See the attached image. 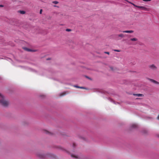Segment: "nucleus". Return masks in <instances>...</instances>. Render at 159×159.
<instances>
[{
  "mask_svg": "<svg viewBox=\"0 0 159 159\" xmlns=\"http://www.w3.org/2000/svg\"><path fill=\"white\" fill-rule=\"evenodd\" d=\"M36 156L40 159H45L48 157H55V156L52 153H45L43 151H38L35 153Z\"/></svg>",
  "mask_w": 159,
  "mask_h": 159,
  "instance_id": "obj_1",
  "label": "nucleus"
},
{
  "mask_svg": "<svg viewBox=\"0 0 159 159\" xmlns=\"http://www.w3.org/2000/svg\"><path fill=\"white\" fill-rule=\"evenodd\" d=\"M0 104L4 107H7L9 104V102L5 98V96L0 93Z\"/></svg>",
  "mask_w": 159,
  "mask_h": 159,
  "instance_id": "obj_2",
  "label": "nucleus"
},
{
  "mask_svg": "<svg viewBox=\"0 0 159 159\" xmlns=\"http://www.w3.org/2000/svg\"><path fill=\"white\" fill-rule=\"evenodd\" d=\"M138 127V126L137 124H132L130 125L129 129L130 130H132L134 129H136Z\"/></svg>",
  "mask_w": 159,
  "mask_h": 159,
  "instance_id": "obj_3",
  "label": "nucleus"
},
{
  "mask_svg": "<svg viewBox=\"0 0 159 159\" xmlns=\"http://www.w3.org/2000/svg\"><path fill=\"white\" fill-rule=\"evenodd\" d=\"M148 67L150 70L153 71H156L157 69V66L154 64L149 65Z\"/></svg>",
  "mask_w": 159,
  "mask_h": 159,
  "instance_id": "obj_4",
  "label": "nucleus"
},
{
  "mask_svg": "<svg viewBox=\"0 0 159 159\" xmlns=\"http://www.w3.org/2000/svg\"><path fill=\"white\" fill-rule=\"evenodd\" d=\"M9 23L13 25H17L18 24V21L15 19H12L10 20Z\"/></svg>",
  "mask_w": 159,
  "mask_h": 159,
  "instance_id": "obj_5",
  "label": "nucleus"
},
{
  "mask_svg": "<svg viewBox=\"0 0 159 159\" xmlns=\"http://www.w3.org/2000/svg\"><path fill=\"white\" fill-rule=\"evenodd\" d=\"M23 48L26 51L28 52H36L37 51V50H32L31 49L27 48L26 47H23Z\"/></svg>",
  "mask_w": 159,
  "mask_h": 159,
  "instance_id": "obj_6",
  "label": "nucleus"
},
{
  "mask_svg": "<svg viewBox=\"0 0 159 159\" xmlns=\"http://www.w3.org/2000/svg\"><path fill=\"white\" fill-rule=\"evenodd\" d=\"M77 136L80 139L84 141H87L88 140L87 138L82 136V135L79 134H78L77 135Z\"/></svg>",
  "mask_w": 159,
  "mask_h": 159,
  "instance_id": "obj_7",
  "label": "nucleus"
},
{
  "mask_svg": "<svg viewBox=\"0 0 159 159\" xmlns=\"http://www.w3.org/2000/svg\"><path fill=\"white\" fill-rule=\"evenodd\" d=\"M56 148L57 149L61 150L62 151H66L67 152H68V151L64 149L63 147H61V146H57L56 147Z\"/></svg>",
  "mask_w": 159,
  "mask_h": 159,
  "instance_id": "obj_8",
  "label": "nucleus"
},
{
  "mask_svg": "<svg viewBox=\"0 0 159 159\" xmlns=\"http://www.w3.org/2000/svg\"><path fill=\"white\" fill-rule=\"evenodd\" d=\"M141 133L144 135H147L148 134V131L146 129H143L141 130Z\"/></svg>",
  "mask_w": 159,
  "mask_h": 159,
  "instance_id": "obj_9",
  "label": "nucleus"
},
{
  "mask_svg": "<svg viewBox=\"0 0 159 159\" xmlns=\"http://www.w3.org/2000/svg\"><path fill=\"white\" fill-rule=\"evenodd\" d=\"M148 80L151 81V82L154 83V84H159V82L153 79L149 78Z\"/></svg>",
  "mask_w": 159,
  "mask_h": 159,
  "instance_id": "obj_10",
  "label": "nucleus"
},
{
  "mask_svg": "<svg viewBox=\"0 0 159 159\" xmlns=\"http://www.w3.org/2000/svg\"><path fill=\"white\" fill-rule=\"evenodd\" d=\"M71 157L76 159H80V157L78 156L72 154L71 155Z\"/></svg>",
  "mask_w": 159,
  "mask_h": 159,
  "instance_id": "obj_11",
  "label": "nucleus"
},
{
  "mask_svg": "<svg viewBox=\"0 0 159 159\" xmlns=\"http://www.w3.org/2000/svg\"><path fill=\"white\" fill-rule=\"evenodd\" d=\"M123 33H131L134 32L133 30H125L122 31Z\"/></svg>",
  "mask_w": 159,
  "mask_h": 159,
  "instance_id": "obj_12",
  "label": "nucleus"
},
{
  "mask_svg": "<svg viewBox=\"0 0 159 159\" xmlns=\"http://www.w3.org/2000/svg\"><path fill=\"white\" fill-rule=\"evenodd\" d=\"M133 5L134 6H135V7H137L139 9H144V10L145 9V7H141V6H135V5H134V4H133Z\"/></svg>",
  "mask_w": 159,
  "mask_h": 159,
  "instance_id": "obj_13",
  "label": "nucleus"
},
{
  "mask_svg": "<svg viewBox=\"0 0 159 159\" xmlns=\"http://www.w3.org/2000/svg\"><path fill=\"white\" fill-rule=\"evenodd\" d=\"M18 12L22 14H24L25 13L24 11H18Z\"/></svg>",
  "mask_w": 159,
  "mask_h": 159,
  "instance_id": "obj_14",
  "label": "nucleus"
},
{
  "mask_svg": "<svg viewBox=\"0 0 159 159\" xmlns=\"http://www.w3.org/2000/svg\"><path fill=\"white\" fill-rule=\"evenodd\" d=\"M133 95L134 96H138V97H140V96H143V94H134V93L133 94Z\"/></svg>",
  "mask_w": 159,
  "mask_h": 159,
  "instance_id": "obj_15",
  "label": "nucleus"
},
{
  "mask_svg": "<svg viewBox=\"0 0 159 159\" xmlns=\"http://www.w3.org/2000/svg\"><path fill=\"white\" fill-rule=\"evenodd\" d=\"M23 125H27L29 124V122L26 121H24L22 122Z\"/></svg>",
  "mask_w": 159,
  "mask_h": 159,
  "instance_id": "obj_16",
  "label": "nucleus"
},
{
  "mask_svg": "<svg viewBox=\"0 0 159 159\" xmlns=\"http://www.w3.org/2000/svg\"><path fill=\"white\" fill-rule=\"evenodd\" d=\"M130 40L132 41H136L138 40V39L136 38H134L130 39Z\"/></svg>",
  "mask_w": 159,
  "mask_h": 159,
  "instance_id": "obj_17",
  "label": "nucleus"
},
{
  "mask_svg": "<svg viewBox=\"0 0 159 159\" xmlns=\"http://www.w3.org/2000/svg\"><path fill=\"white\" fill-rule=\"evenodd\" d=\"M118 37H121L122 38H123L124 36V35L123 34H118Z\"/></svg>",
  "mask_w": 159,
  "mask_h": 159,
  "instance_id": "obj_18",
  "label": "nucleus"
},
{
  "mask_svg": "<svg viewBox=\"0 0 159 159\" xmlns=\"http://www.w3.org/2000/svg\"><path fill=\"white\" fill-rule=\"evenodd\" d=\"M66 92H64L63 93H61L60 94L59 96H63V95H65L66 94Z\"/></svg>",
  "mask_w": 159,
  "mask_h": 159,
  "instance_id": "obj_19",
  "label": "nucleus"
},
{
  "mask_svg": "<svg viewBox=\"0 0 159 159\" xmlns=\"http://www.w3.org/2000/svg\"><path fill=\"white\" fill-rule=\"evenodd\" d=\"M52 3L53 4H57L59 2L57 1H54L52 2Z\"/></svg>",
  "mask_w": 159,
  "mask_h": 159,
  "instance_id": "obj_20",
  "label": "nucleus"
},
{
  "mask_svg": "<svg viewBox=\"0 0 159 159\" xmlns=\"http://www.w3.org/2000/svg\"><path fill=\"white\" fill-rule=\"evenodd\" d=\"M76 146V145L74 143H73L72 144V147L75 148Z\"/></svg>",
  "mask_w": 159,
  "mask_h": 159,
  "instance_id": "obj_21",
  "label": "nucleus"
},
{
  "mask_svg": "<svg viewBox=\"0 0 159 159\" xmlns=\"http://www.w3.org/2000/svg\"><path fill=\"white\" fill-rule=\"evenodd\" d=\"M66 31H68V32L70 31H71V29H66Z\"/></svg>",
  "mask_w": 159,
  "mask_h": 159,
  "instance_id": "obj_22",
  "label": "nucleus"
},
{
  "mask_svg": "<svg viewBox=\"0 0 159 159\" xmlns=\"http://www.w3.org/2000/svg\"><path fill=\"white\" fill-rule=\"evenodd\" d=\"M63 136H64V137H70V136L68 135H67L66 134H63Z\"/></svg>",
  "mask_w": 159,
  "mask_h": 159,
  "instance_id": "obj_23",
  "label": "nucleus"
},
{
  "mask_svg": "<svg viewBox=\"0 0 159 159\" xmlns=\"http://www.w3.org/2000/svg\"><path fill=\"white\" fill-rule=\"evenodd\" d=\"M69 42L70 43H74V42L71 40H70Z\"/></svg>",
  "mask_w": 159,
  "mask_h": 159,
  "instance_id": "obj_24",
  "label": "nucleus"
},
{
  "mask_svg": "<svg viewBox=\"0 0 159 159\" xmlns=\"http://www.w3.org/2000/svg\"><path fill=\"white\" fill-rule=\"evenodd\" d=\"M156 137L159 138V134H157L156 135Z\"/></svg>",
  "mask_w": 159,
  "mask_h": 159,
  "instance_id": "obj_25",
  "label": "nucleus"
},
{
  "mask_svg": "<svg viewBox=\"0 0 159 159\" xmlns=\"http://www.w3.org/2000/svg\"><path fill=\"white\" fill-rule=\"evenodd\" d=\"M80 88L82 89H86V88L84 87H80Z\"/></svg>",
  "mask_w": 159,
  "mask_h": 159,
  "instance_id": "obj_26",
  "label": "nucleus"
},
{
  "mask_svg": "<svg viewBox=\"0 0 159 159\" xmlns=\"http://www.w3.org/2000/svg\"><path fill=\"white\" fill-rule=\"evenodd\" d=\"M74 87H76V88H80V87H79L78 86H77V85H75L74 86Z\"/></svg>",
  "mask_w": 159,
  "mask_h": 159,
  "instance_id": "obj_27",
  "label": "nucleus"
},
{
  "mask_svg": "<svg viewBox=\"0 0 159 159\" xmlns=\"http://www.w3.org/2000/svg\"><path fill=\"white\" fill-rule=\"evenodd\" d=\"M151 0H143V1L145 2H148V1H150Z\"/></svg>",
  "mask_w": 159,
  "mask_h": 159,
  "instance_id": "obj_28",
  "label": "nucleus"
},
{
  "mask_svg": "<svg viewBox=\"0 0 159 159\" xmlns=\"http://www.w3.org/2000/svg\"><path fill=\"white\" fill-rule=\"evenodd\" d=\"M114 51L115 52H120V51L118 50H114Z\"/></svg>",
  "mask_w": 159,
  "mask_h": 159,
  "instance_id": "obj_29",
  "label": "nucleus"
},
{
  "mask_svg": "<svg viewBox=\"0 0 159 159\" xmlns=\"http://www.w3.org/2000/svg\"><path fill=\"white\" fill-rule=\"evenodd\" d=\"M4 7V6L2 5H0V7Z\"/></svg>",
  "mask_w": 159,
  "mask_h": 159,
  "instance_id": "obj_30",
  "label": "nucleus"
},
{
  "mask_svg": "<svg viewBox=\"0 0 159 159\" xmlns=\"http://www.w3.org/2000/svg\"><path fill=\"white\" fill-rule=\"evenodd\" d=\"M110 68L112 70H113V67H112V66H111L110 67Z\"/></svg>",
  "mask_w": 159,
  "mask_h": 159,
  "instance_id": "obj_31",
  "label": "nucleus"
},
{
  "mask_svg": "<svg viewBox=\"0 0 159 159\" xmlns=\"http://www.w3.org/2000/svg\"><path fill=\"white\" fill-rule=\"evenodd\" d=\"M104 53H106V54H109V52H104Z\"/></svg>",
  "mask_w": 159,
  "mask_h": 159,
  "instance_id": "obj_32",
  "label": "nucleus"
},
{
  "mask_svg": "<svg viewBox=\"0 0 159 159\" xmlns=\"http://www.w3.org/2000/svg\"><path fill=\"white\" fill-rule=\"evenodd\" d=\"M86 78H87L88 79H90V80L91 79V78H90L89 77L87 76H85Z\"/></svg>",
  "mask_w": 159,
  "mask_h": 159,
  "instance_id": "obj_33",
  "label": "nucleus"
},
{
  "mask_svg": "<svg viewBox=\"0 0 159 159\" xmlns=\"http://www.w3.org/2000/svg\"><path fill=\"white\" fill-rule=\"evenodd\" d=\"M53 6L54 7H57L58 8H59V7L57 6H56V5H53Z\"/></svg>",
  "mask_w": 159,
  "mask_h": 159,
  "instance_id": "obj_34",
  "label": "nucleus"
},
{
  "mask_svg": "<svg viewBox=\"0 0 159 159\" xmlns=\"http://www.w3.org/2000/svg\"><path fill=\"white\" fill-rule=\"evenodd\" d=\"M157 119L159 120V115L157 117Z\"/></svg>",
  "mask_w": 159,
  "mask_h": 159,
  "instance_id": "obj_35",
  "label": "nucleus"
},
{
  "mask_svg": "<svg viewBox=\"0 0 159 159\" xmlns=\"http://www.w3.org/2000/svg\"><path fill=\"white\" fill-rule=\"evenodd\" d=\"M42 11H40L39 13H40V14H42Z\"/></svg>",
  "mask_w": 159,
  "mask_h": 159,
  "instance_id": "obj_36",
  "label": "nucleus"
}]
</instances>
